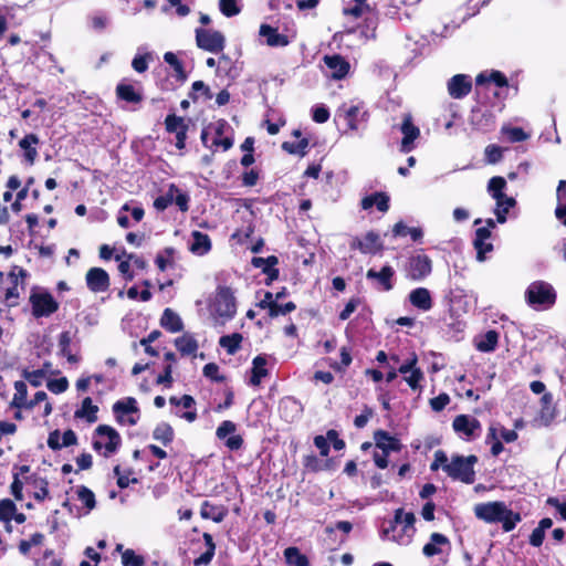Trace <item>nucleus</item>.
<instances>
[{
    "label": "nucleus",
    "instance_id": "1",
    "mask_svg": "<svg viewBox=\"0 0 566 566\" xmlns=\"http://www.w3.org/2000/svg\"><path fill=\"white\" fill-rule=\"evenodd\" d=\"M474 514L486 523H502L504 531H512L521 521L517 513L507 509L503 502L480 503L474 506Z\"/></svg>",
    "mask_w": 566,
    "mask_h": 566
},
{
    "label": "nucleus",
    "instance_id": "2",
    "mask_svg": "<svg viewBox=\"0 0 566 566\" xmlns=\"http://www.w3.org/2000/svg\"><path fill=\"white\" fill-rule=\"evenodd\" d=\"M415 514L411 512H403L398 509L395 512L394 521L390 522L389 527L384 528V536L398 544H408L415 534Z\"/></svg>",
    "mask_w": 566,
    "mask_h": 566
},
{
    "label": "nucleus",
    "instance_id": "3",
    "mask_svg": "<svg viewBox=\"0 0 566 566\" xmlns=\"http://www.w3.org/2000/svg\"><path fill=\"white\" fill-rule=\"evenodd\" d=\"M27 271L20 266H13L6 279L0 282V297L8 306H15L19 303L21 293L24 291Z\"/></svg>",
    "mask_w": 566,
    "mask_h": 566
},
{
    "label": "nucleus",
    "instance_id": "4",
    "mask_svg": "<svg viewBox=\"0 0 566 566\" xmlns=\"http://www.w3.org/2000/svg\"><path fill=\"white\" fill-rule=\"evenodd\" d=\"M525 298L527 304L535 308H547L554 305L556 293L549 283L535 281L528 285Z\"/></svg>",
    "mask_w": 566,
    "mask_h": 566
},
{
    "label": "nucleus",
    "instance_id": "5",
    "mask_svg": "<svg viewBox=\"0 0 566 566\" xmlns=\"http://www.w3.org/2000/svg\"><path fill=\"white\" fill-rule=\"evenodd\" d=\"M478 459L475 455L462 457L455 455L451 459L450 463L446 467L447 474L464 483H473L474 481V464Z\"/></svg>",
    "mask_w": 566,
    "mask_h": 566
},
{
    "label": "nucleus",
    "instance_id": "6",
    "mask_svg": "<svg viewBox=\"0 0 566 566\" xmlns=\"http://www.w3.org/2000/svg\"><path fill=\"white\" fill-rule=\"evenodd\" d=\"M235 300L229 287H219L210 304V312L216 318L230 319L235 314Z\"/></svg>",
    "mask_w": 566,
    "mask_h": 566
},
{
    "label": "nucleus",
    "instance_id": "7",
    "mask_svg": "<svg viewBox=\"0 0 566 566\" xmlns=\"http://www.w3.org/2000/svg\"><path fill=\"white\" fill-rule=\"evenodd\" d=\"M120 444V437L118 432L106 424H101L95 430L94 449L103 450L105 457L114 453Z\"/></svg>",
    "mask_w": 566,
    "mask_h": 566
},
{
    "label": "nucleus",
    "instance_id": "8",
    "mask_svg": "<svg viewBox=\"0 0 566 566\" xmlns=\"http://www.w3.org/2000/svg\"><path fill=\"white\" fill-rule=\"evenodd\" d=\"M113 412L120 423L135 426L139 419V408L133 397H127L113 405Z\"/></svg>",
    "mask_w": 566,
    "mask_h": 566
},
{
    "label": "nucleus",
    "instance_id": "9",
    "mask_svg": "<svg viewBox=\"0 0 566 566\" xmlns=\"http://www.w3.org/2000/svg\"><path fill=\"white\" fill-rule=\"evenodd\" d=\"M196 43L205 51L219 53L224 49L226 39L219 31L196 29Z\"/></svg>",
    "mask_w": 566,
    "mask_h": 566
},
{
    "label": "nucleus",
    "instance_id": "10",
    "mask_svg": "<svg viewBox=\"0 0 566 566\" xmlns=\"http://www.w3.org/2000/svg\"><path fill=\"white\" fill-rule=\"evenodd\" d=\"M453 430L464 440H473L481 433L480 421L469 415H459L453 419Z\"/></svg>",
    "mask_w": 566,
    "mask_h": 566
},
{
    "label": "nucleus",
    "instance_id": "11",
    "mask_svg": "<svg viewBox=\"0 0 566 566\" xmlns=\"http://www.w3.org/2000/svg\"><path fill=\"white\" fill-rule=\"evenodd\" d=\"M30 301L33 315L36 317L49 316L57 310V303L49 293H33Z\"/></svg>",
    "mask_w": 566,
    "mask_h": 566
},
{
    "label": "nucleus",
    "instance_id": "12",
    "mask_svg": "<svg viewBox=\"0 0 566 566\" xmlns=\"http://www.w3.org/2000/svg\"><path fill=\"white\" fill-rule=\"evenodd\" d=\"M87 287L94 293L106 292L109 287V275L102 268H92L85 275Z\"/></svg>",
    "mask_w": 566,
    "mask_h": 566
},
{
    "label": "nucleus",
    "instance_id": "13",
    "mask_svg": "<svg viewBox=\"0 0 566 566\" xmlns=\"http://www.w3.org/2000/svg\"><path fill=\"white\" fill-rule=\"evenodd\" d=\"M471 78L465 74H457L448 81V93L453 98L467 96L471 92Z\"/></svg>",
    "mask_w": 566,
    "mask_h": 566
},
{
    "label": "nucleus",
    "instance_id": "14",
    "mask_svg": "<svg viewBox=\"0 0 566 566\" xmlns=\"http://www.w3.org/2000/svg\"><path fill=\"white\" fill-rule=\"evenodd\" d=\"M431 260L424 254L412 256L409 261V275L412 280L419 281L431 273Z\"/></svg>",
    "mask_w": 566,
    "mask_h": 566
},
{
    "label": "nucleus",
    "instance_id": "15",
    "mask_svg": "<svg viewBox=\"0 0 566 566\" xmlns=\"http://www.w3.org/2000/svg\"><path fill=\"white\" fill-rule=\"evenodd\" d=\"M336 115L346 123L350 130H357L359 118L364 117L365 113L361 112V107L359 105L343 104L337 109Z\"/></svg>",
    "mask_w": 566,
    "mask_h": 566
},
{
    "label": "nucleus",
    "instance_id": "16",
    "mask_svg": "<svg viewBox=\"0 0 566 566\" xmlns=\"http://www.w3.org/2000/svg\"><path fill=\"white\" fill-rule=\"evenodd\" d=\"M350 247L365 254H375L382 248L380 238L375 232H368L363 239L355 238Z\"/></svg>",
    "mask_w": 566,
    "mask_h": 566
},
{
    "label": "nucleus",
    "instance_id": "17",
    "mask_svg": "<svg viewBox=\"0 0 566 566\" xmlns=\"http://www.w3.org/2000/svg\"><path fill=\"white\" fill-rule=\"evenodd\" d=\"M491 232L489 228H479L475 231L473 247L476 250V260L479 262L485 261V254L493 251V244L489 242Z\"/></svg>",
    "mask_w": 566,
    "mask_h": 566
},
{
    "label": "nucleus",
    "instance_id": "18",
    "mask_svg": "<svg viewBox=\"0 0 566 566\" xmlns=\"http://www.w3.org/2000/svg\"><path fill=\"white\" fill-rule=\"evenodd\" d=\"M403 138L401 140V151L409 153L413 148V142L419 137L420 130L412 124L411 116L406 115L401 125Z\"/></svg>",
    "mask_w": 566,
    "mask_h": 566
},
{
    "label": "nucleus",
    "instance_id": "19",
    "mask_svg": "<svg viewBox=\"0 0 566 566\" xmlns=\"http://www.w3.org/2000/svg\"><path fill=\"white\" fill-rule=\"evenodd\" d=\"M324 62L331 71V76L333 78H343L349 71L348 62L340 55H326L324 57Z\"/></svg>",
    "mask_w": 566,
    "mask_h": 566
},
{
    "label": "nucleus",
    "instance_id": "20",
    "mask_svg": "<svg viewBox=\"0 0 566 566\" xmlns=\"http://www.w3.org/2000/svg\"><path fill=\"white\" fill-rule=\"evenodd\" d=\"M410 303L421 310V311H430L433 306L432 297L430 291L426 287H417L409 293Z\"/></svg>",
    "mask_w": 566,
    "mask_h": 566
},
{
    "label": "nucleus",
    "instance_id": "21",
    "mask_svg": "<svg viewBox=\"0 0 566 566\" xmlns=\"http://www.w3.org/2000/svg\"><path fill=\"white\" fill-rule=\"evenodd\" d=\"M375 442L376 447L380 449V451L390 453L391 451H399L401 449L400 441L389 436L386 431L379 430L375 433Z\"/></svg>",
    "mask_w": 566,
    "mask_h": 566
},
{
    "label": "nucleus",
    "instance_id": "22",
    "mask_svg": "<svg viewBox=\"0 0 566 566\" xmlns=\"http://www.w3.org/2000/svg\"><path fill=\"white\" fill-rule=\"evenodd\" d=\"M260 35L265 38L269 46H286L290 43L286 35L279 33L276 29L268 24L260 27Z\"/></svg>",
    "mask_w": 566,
    "mask_h": 566
},
{
    "label": "nucleus",
    "instance_id": "23",
    "mask_svg": "<svg viewBox=\"0 0 566 566\" xmlns=\"http://www.w3.org/2000/svg\"><path fill=\"white\" fill-rule=\"evenodd\" d=\"M175 346L184 356L196 355L199 345L192 334L185 333L175 339Z\"/></svg>",
    "mask_w": 566,
    "mask_h": 566
},
{
    "label": "nucleus",
    "instance_id": "24",
    "mask_svg": "<svg viewBox=\"0 0 566 566\" xmlns=\"http://www.w3.org/2000/svg\"><path fill=\"white\" fill-rule=\"evenodd\" d=\"M373 206H376L379 211L386 212L389 209V197L385 192H375L363 198L361 208L364 210H368Z\"/></svg>",
    "mask_w": 566,
    "mask_h": 566
},
{
    "label": "nucleus",
    "instance_id": "25",
    "mask_svg": "<svg viewBox=\"0 0 566 566\" xmlns=\"http://www.w3.org/2000/svg\"><path fill=\"white\" fill-rule=\"evenodd\" d=\"M14 395L11 406L17 409H32V403L28 400V388L24 381L18 380L14 382Z\"/></svg>",
    "mask_w": 566,
    "mask_h": 566
},
{
    "label": "nucleus",
    "instance_id": "26",
    "mask_svg": "<svg viewBox=\"0 0 566 566\" xmlns=\"http://www.w3.org/2000/svg\"><path fill=\"white\" fill-rule=\"evenodd\" d=\"M192 241L189 245V250L197 255H203L211 249V241L209 237L200 231H193Z\"/></svg>",
    "mask_w": 566,
    "mask_h": 566
},
{
    "label": "nucleus",
    "instance_id": "27",
    "mask_svg": "<svg viewBox=\"0 0 566 566\" xmlns=\"http://www.w3.org/2000/svg\"><path fill=\"white\" fill-rule=\"evenodd\" d=\"M98 407L93 403L90 397L83 399L81 407L75 410L74 416L78 419H84L90 423L97 420Z\"/></svg>",
    "mask_w": 566,
    "mask_h": 566
},
{
    "label": "nucleus",
    "instance_id": "28",
    "mask_svg": "<svg viewBox=\"0 0 566 566\" xmlns=\"http://www.w3.org/2000/svg\"><path fill=\"white\" fill-rule=\"evenodd\" d=\"M38 144L39 137L35 134L25 135L19 143V146L24 150V157L30 165H33L36 159L38 150L35 146Z\"/></svg>",
    "mask_w": 566,
    "mask_h": 566
},
{
    "label": "nucleus",
    "instance_id": "29",
    "mask_svg": "<svg viewBox=\"0 0 566 566\" xmlns=\"http://www.w3.org/2000/svg\"><path fill=\"white\" fill-rule=\"evenodd\" d=\"M444 545H449L448 537L440 533H432L430 542L423 546L422 553L427 557L438 555L442 552L441 546Z\"/></svg>",
    "mask_w": 566,
    "mask_h": 566
},
{
    "label": "nucleus",
    "instance_id": "30",
    "mask_svg": "<svg viewBox=\"0 0 566 566\" xmlns=\"http://www.w3.org/2000/svg\"><path fill=\"white\" fill-rule=\"evenodd\" d=\"M394 270L389 265H385L379 272L370 269L367 271L366 276L369 280H377L386 291L392 289L391 277L394 276Z\"/></svg>",
    "mask_w": 566,
    "mask_h": 566
},
{
    "label": "nucleus",
    "instance_id": "31",
    "mask_svg": "<svg viewBox=\"0 0 566 566\" xmlns=\"http://www.w3.org/2000/svg\"><path fill=\"white\" fill-rule=\"evenodd\" d=\"M161 326L170 333H178L184 324L180 316L170 308H166L160 319Z\"/></svg>",
    "mask_w": 566,
    "mask_h": 566
},
{
    "label": "nucleus",
    "instance_id": "32",
    "mask_svg": "<svg viewBox=\"0 0 566 566\" xmlns=\"http://www.w3.org/2000/svg\"><path fill=\"white\" fill-rule=\"evenodd\" d=\"M250 382L253 386H259L261 380L268 376L266 358L264 356H256L252 361Z\"/></svg>",
    "mask_w": 566,
    "mask_h": 566
},
{
    "label": "nucleus",
    "instance_id": "33",
    "mask_svg": "<svg viewBox=\"0 0 566 566\" xmlns=\"http://www.w3.org/2000/svg\"><path fill=\"white\" fill-rule=\"evenodd\" d=\"M116 94L118 98L132 104H137L143 99L142 94L132 84L127 83H119L116 87Z\"/></svg>",
    "mask_w": 566,
    "mask_h": 566
},
{
    "label": "nucleus",
    "instance_id": "34",
    "mask_svg": "<svg viewBox=\"0 0 566 566\" xmlns=\"http://www.w3.org/2000/svg\"><path fill=\"white\" fill-rule=\"evenodd\" d=\"M499 342V334L495 331H489L475 340L476 348L483 353L493 352Z\"/></svg>",
    "mask_w": 566,
    "mask_h": 566
},
{
    "label": "nucleus",
    "instance_id": "35",
    "mask_svg": "<svg viewBox=\"0 0 566 566\" xmlns=\"http://www.w3.org/2000/svg\"><path fill=\"white\" fill-rule=\"evenodd\" d=\"M495 201L496 206L494 209V214L496 216V221L499 223H505L507 220L506 214L509 213L510 209L515 206L516 201L512 197H505Z\"/></svg>",
    "mask_w": 566,
    "mask_h": 566
},
{
    "label": "nucleus",
    "instance_id": "36",
    "mask_svg": "<svg viewBox=\"0 0 566 566\" xmlns=\"http://www.w3.org/2000/svg\"><path fill=\"white\" fill-rule=\"evenodd\" d=\"M200 515L205 520H212L216 523H220L223 521L226 512L223 509L217 507L208 501H205L201 505Z\"/></svg>",
    "mask_w": 566,
    "mask_h": 566
},
{
    "label": "nucleus",
    "instance_id": "37",
    "mask_svg": "<svg viewBox=\"0 0 566 566\" xmlns=\"http://www.w3.org/2000/svg\"><path fill=\"white\" fill-rule=\"evenodd\" d=\"M174 429L167 422L158 423L153 432V438L160 441L164 446L169 444L174 440Z\"/></svg>",
    "mask_w": 566,
    "mask_h": 566
},
{
    "label": "nucleus",
    "instance_id": "38",
    "mask_svg": "<svg viewBox=\"0 0 566 566\" xmlns=\"http://www.w3.org/2000/svg\"><path fill=\"white\" fill-rule=\"evenodd\" d=\"M284 558L286 564L291 566H308V559L303 555L297 547H287L284 551Z\"/></svg>",
    "mask_w": 566,
    "mask_h": 566
},
{
    "label": "nucleus",
    "instance_id": "39",
    "mask_svg": "<svg viewBox=\"0 0 566 566\" xmlns=\"http://www.w3.org/2000/svg\"><path fill=\"white\" fill-rule=\"evenodd\" d=\"M506 187V181L503 177H493L489 180L488 191L494 200H500L507 197L503 190Z\"/></svg>",
    "mask_w": 566,
    "mask_h": 566
},
{
    "label": "nucleus",
    "instance_id": "40",
    "mask_svg": "<svg viewBox=\"0 0 566 566\" xmlns=\"http://www.w3.org/2000/svg\"><path fill=\"white\" fill-rule=\"evenodd\" d=\"M166 129L169 133L179 134L180 132L187 133L188 124L185 118L176 115H168L165 120Z\"/></svg>",
    "mask_w": 566,
    "mask_h": 566
},
{
    "label": "nucleus",
    "instance_id": "41",
    "mask_svg": "<svg viewBox=\"0 0 566 566\" xmlns=\"http://www.w3.org/2000/svg\"><path fill=\"white\" fill-rule=\"evenodd\" d=\"M486 82H493L499 87H504V86L507 85L506 77L501 72H499V71H493L489 75L485 74V73H480L476 76V84L478 85H482V84H484Z\"/></svg>",
    "mask_w": 566,
    "mask_h": 566
},
{
    "label": "nucleus",
    "instance_id": "42",
    "mask_svg": "<svg viewBox=\"0 0 566 566\" xmlns=\"http://www.w3.org/2000/svg\"><path fill=\"white\" fill-rule=\"evenodd\" d=\"M242 342V335L234 333L232 335L222 336L219 340L221 347H223L229 354H234Z\"/></svg>",
    "mask_w": 566,
    "mask_h": 566
},
{
    "label": "nucleus",
    "instance_id": "43",
    "mask_svg": "<svg viewBox=\"0 0 566 566\" xmlns=\"http://www.w3.org/2000/svg\"><path fill=\"white\" fill-rule=\"evenodd\" d=\"M176 250L174 248H166L156 256V264L160 271H165L168 266L172 265L175 261Z\"/></svg>",
    "mask_w": 566,
    "mask_h": 566
},
{
    "label": "nucleus",
    "instance_id": "44",
    "mask_svg": "<svg viewBox=\"0 0 566 566\" xmlns=\"http://www.w3.org/2000/svg\"><path fill=\"white\" fill-rule=\"evenodd\" d=\"M174 192H177V186L171 184L164 196L155 199L154 207L157 210H165L168 206L174 203Z\"/></svg>",
    "mask_w": 566,
    "mask_h": 566
},
{
    "label": "nucleus",
    "instance_id": "45",
    "mask_svg": "<svg viewBox=\"0 0 566 566\" xmlns=\"http://www.w3.org/2000/svg\"><path fill=\"white\" fill-rule=\"evenodd\" d=\"M164 61L169 64L179 80H186V73L182 63L178 60L177 55L172 52H166L164 54Z\"/></svg>",
    "mask_w": 566,
    "mask_h": 566
},
{
    "label": "nucleus",
    "instance_id": "46",
    "mask_svg": "<svg viewBox=\"0 0 566 566\" xmlns=\"http://www.w3.org/2000/svg\"><path fill=\"white\" fill-rule=\"evenodd\" d=\"M22 376L25 380H28L33 387H39L43 384L46 378V371L44 369H35V370H23Z\"/></svg>",
    "mask_w": 566,
    "mask_h": 566
},
{
    "label": "nucleus",
    "instance_id": "47",
    "mask_svg": "<svg viewBox=\"0 0 566 566\" xmlns=\"http://www.w3.org/2000/svg\"><path fill=\"white\" fill-rule=\"evenodd\" d=\"M15 511L17 506L11 500L4 499L0 501V521L10 522Z\"/></svg>",
    "mask_w": 566,
    "mask_h": 566
},
{
    "label": "nucleus",
    "instance_id": "48",
    "mask_svg": "<svg viewBox=\"0 0 566 566\" xmlns=\"http://www.w3.org/2000/svg\"><path fill=\"white\" fill-rule=\"evenodd\" d=\"M76 494L78 500L87 507V510L91 511L95 507V495L90 489L86 486H80L76 490Z\"/></svg>",
    "mask_w": 566,
    "mask_h": 566
},
{
    "label": "nucleus",
    "instance_id": "49",
    "mask_svg": "<svg viewBox=\"0 0 566 566\" xmlns=\"http://www.w3.org/2000/svg\"><path fill=\"white\" fill-rule=\"evenodd\" d=\"M307 146H308V140L306 138H302L297 143L284 142L282 144V148L284 150H286L287 153L294 154V155H301V156L305 155V150H306Z\"/></svg>",
    "mask_w": 566,
    "mask_h": 566
},
{
    "label": "nucleus",
    "instance_id": "50",
    "mask_svg": "<svg viewBox=\"0 0 566 566\" xmlns=\"http://www.w3.org/2000/svg\"><path fill=\"white\" fill-rule=\"evenodd\" d=\"M44 535L41 533L33 534L29 539H23L19 544V551L21 554L27 555L31 547L39 546L42 544Z\"/></svg>",
    "mask_w": 566,
    "mask_h": 566
},
{
    "label": "nucleus",
    "instance_id": "51",
    "mask_svg": "<svg viewBox=\"0 0 566 566\" xmlns=\"http://www.w3.org/2000/svg\"><path fill=\"white\" fill-rule=\"evenodd\" d=\"M122 563L124 566H144L145 559L128 548L122 553Z\"/></svg>",
    "mask_w": 566,
    "mask_h": 566
},
{
    "label": "nucleus",
    "instance_id": "52",
    "mask_svg": "<svg viewBox=\"0 0 566 566\" xmlns=\"http://www.w3.org/2000/svg\"><path fill=\"white\" fill-rule=\"evenodd\" d=\"M502 134L506 135L512 143L523 142L528 135L521 127H503Z\"/></svg>",
    "mask_w": 566,
    "mask_h": 566
},
{
    "label": "nucleus",
    "instance_id": "53",
    "mask_svg": "<svg viewBox=\"0 0 566 566\" xmlns=\"http://www.w3.org/2000/svg\"><path fill=\"white\" fill-rule=\"evenodd\" d=\"M219 8L226 17H233L240 13L237 0H220Z\"/></svg>",
    "mask_w": 566,
    "mask_h": 566
},
{
    "label": "nucleus",
    "instance_id": "54",
    "mask_svg": "<svg viewBox=\"0 0 566 566\" xmlns=\"http://www.w3.org/2000/svg\"><path fill=\"white\" fill-rule=\"evenodd\" d=\"M237 430L235 423L230 420H224L217 428L216 436L220 440H224L228 436H232Z\"/></svg>",
    "mask_w": 566,
    "mask_h": 566
},
{
    "label": "nucleus",
    "instance_id": "55",
    "mask_svg": "<svg viewBox=\"0 0 566 566\" xmlns=\"http://www.w3.org/2000/svg\"><path fill=\"white\" fill-rule=\"evenodd\" d=\"M48 389L53 394H62L69 388V381L65 377L59 379H51L46 382Z\"/></svg>",
    "mask_w": 566,
    "mask_h": 566
},
{
    "label": "nucleus",
    "instance_id": "56",
    "mask_svg": "<svg viewBox=\"0 0 566 566\" xmlns=\"http://www.w3.org/2000/svg\"><path fill=\"white\" fill-rule=\"evenodd\" d=\"M484 154L489 164H496L501 160L503 150L496 145H489L486 146Z\"/></svg>",
    "mask_w": 566,
    "mask_h": 566
},
{
    "label": "nucleus",
    "instance_id": "57",
    "mask_svg": "<svg viewBox=\"0 0 566 566\" xmlns=\"http://www.w3.org/2000/svg\"><path fill=\"white\" fill-rule=\"evenodd\" d=\"M151 59L150 53L145 55H136L133 59L132 66L138 73H144L148 69V60Z\"/></svg>",
    "mask_w": 566,
    "mask_h": 566
},
{
    "label": "nucleus",
    "instance_id": "58",
    "mask_svg": "<svg viewBox=\"0 0 566 566\" xmlns=\"http://www.w3.org/2000/svg\"><path fill=\"white\" fill-rule=\"evenodd\" d=\"M450 463L447 454L439 450V451H436L434 452V460L433 462L431 463L430 465V469L432 471H437L438 469H442L443 471H446V467Z\"/></svg>",
    "mask_w": 566,
    "mask_h": 566
},
{
    "label": "nucleus",
    "instance_id": "59",
    "mask_svg": "<svg viewBox=\"0 0 566 566\" xmlns=\"http://www.w3.org/2000/svg\"><path fill=\"white\" fill-rule=\"evenodd\" d=\"M450 463L447 454L439 450V451H436L434 452V460L433 462L431 463L430 465V469L432 471H437L438 469H442L443 471H446V467Z\"/></svg>",
    "mask_w": 566,
    "mask_h": 566
},
{
    "label": "nucleus",
    "instance_id": "60",
    "mask_svg": "<svg viewBox=\"0 0 566 566\" xmlns=\"http://www.w3.org/2000/svg\"><path fill=\"white\" fill-rule=\"evenodd\" d=\"M295 308H296V306L293 302H287L284 305H280V304H277V302H275V304H273L271 306L270 316L275 317L279 315H285V314L294 311Z\"/></svg>",
    "mask_w": 566,
    "mask_h": 566
},
{
    "label": "nucleus",
    "instance_id": "61",
    "mask_svg": "<svg viewBox=\"0 0 566 566\" xmlns=\"http://www.w3.org/2000/svg\"><path fill=\"white\" fill-rule=\"evenodd\" d=\"M174 202L178 206V208L182 212L188 211L189 196H188V193L181 191L178 187H177V192H174Z\"/></svg>",
    "mask_w": 566,
    "mask_h": 566
},
{
    "label": "nucleus",
    "instance_id": "62",
    "mask_svg": "<svg viewBox=\"0 0 566 566\" xmlns=\"http://www.w3.org/2000/svg\"><path fill=\"white\" fill-rule=\"evenodd\" d=\"M423 378V373L419 368L412 369L407 376L405 377V380L407 384L412 388L417 389L419 387V382Z\"/></svg>",
    "mask_w": 566,
    "mask_h": 566
},
{
    "label": "nucleus",
    "instance_id": "63",
    "mask_svg": "<svg viewBox=\"0 0 566 566\" xmlns=\"http://www.w3.org/2000/svg\"><path fill=\"white\" fill-rule=\"evenodd\" d=\"M555 418V410L552 406H543L539 412V421L543 426H549Z\"/></svg>",
    "mask_w": 566,
    "mask_h": 566
},
{
    "label": "nucleus",
    "instance_id": "64",
    "mask_svg": "<svg viewBox=\"0 0 566 566\" xmlns=\"http://www.w3.org/2000/svg\"><path fill=\"white\" fill-rule=\"evenodd\" d=\"M450 402V397L448 394H440L439 396L430 399V406L434 411H441L444 407Z\"/></svg>",
    "mask_w": 566,
    "mask_h": 566
}]
</instances>
